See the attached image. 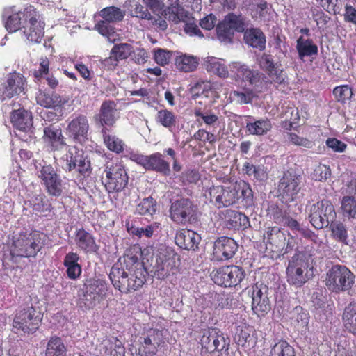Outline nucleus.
<instances>
[{
	"label": "nucleus",
	"instance_id": "obj_62",
	"mask_svg": "<svg viewBox=\"0 0 356 356\" xmlns=\"http://www.w3.org/2000/svg\"><path fill=\"white\" fill-rule=\"evenodd\" d=\"M143 3L146 6V8L149 9L155 15L161 14L165 16V11L163 10V3L159 0H143Z\"/></svg>",
	"mask_w": 356,
	"mask_h": 356
},
{
	"label": "nucleus",
	"instance_id": "obj_17",
	"mask_svg": "<svg viewBox=\"0 0 356 356\" xmlns=\"http://www.w3.org/2000/svg\"><path fill=\"white\" fill-rule=\"evenodd\" d=\"M245 273L238 266H227L211 273L213 281L219 286L234 287L244 279Z\"/></svg>",
	"mask_w": 356,
	"mask_h": 356
},
{
	"label": "nucleus",
	"instance_id": "obj_22",
	"mask_svg": "<svg viewBox=\"0 0 356 356\" xmlns=\"http://www.w3.org/2000/svg\"><path fill=\"white\" fill-rule=\"evenodd\" d=\"M259 65L267 73L271 83L280 85L285 82L286 74L280 68V61H275L271 54H263L259 60Z\"/></svg>",
	"mask_w": 356,
	"mask_h": 356
},
{
	"label": "nucleus",
	"instance_id": "obj_60",
	"mask_svg": "<svg viewBox=\"0 0 356 356\" xmlns=\"http://www.w3.org/2000/svg\"><path fill=\"white\" fill-rule=\"evenodd\" d=\"M253 97V90L250 88H246L243 90H234L232 92L233 99L240 104L250 103Z\"/></svg>",
	"mask_w": 356,
	"mask_h": 356
},
{
	"label": "nucleus",
	"instance_id": "obj_50",
	"mask_svg": "<svg viewBox=\"0 0 356 356\" xmlns=\"http://www.w3.org/2000/svg\"><path fill=\"white\" fill-rule=\"evenodd\" d=\"M194 114L195 117L200 118L202 122L207 126L215 127L218 124V116L209 109L196 108Z\"/></svg>",
	"mask_w": 356,
	"mask_h": 356
},
{
	"label": "nucleus",
	"instance_id": "obj_44",
	"mask_svg": "<svg viewBox=\"0 0 356 356\" xmlns=\"http://www.w3.org/2000/svg\"><path fill=\"white\" fill-rule=\"evenodd\" d=\"M130 14L132 17L140 18L142 19H152V15L148 9L143 6L140 3L136 1H129L126 2Z\"/></svg>",
	"mask_w": 356,
	"mask_h": 356
},
{
	"label": "nucleus",
	"instance_id": "obj_39",
	"mask_svg": "<svg viewBox=\"0 0 356 356\" xmlns=\"http://www.w3.org/2000/svg\"><path fill=\"white\" fill-rule=\"evenodd\" d=\"M175 65L180 71L184 72H193L198 65V60L193 56L182 54L176 57Z\"/></svg>",
	"mask_w": 356,
	"mask_h": 356
},
{
	"label": "nucleus",
	"instance_id": "obj_63",
	"mask_svg": "<svg viewBox=\"0 0 356 356\" xmlns=\"http://www.w3.org/2000/svg\"><path fill=\"white\" fill-rule=\"evenodd\" d=\"M287 135L289 140L293 145L306 148H312L313 147V142L307 138H301L293 133H288Z\"/></svg>",
	"mask_w": 356,
	"mask_h": 356
},
{
	"label": "nucleus",
	"instance_id": "obj_19",
	"mask_svg": "<svg viewBox=\"0 0 356 356\" xmlns=\"http://www.w3.org/2000/svg\"><path fill=\"white\" fill-rule=\"evenodd\" d=\"M302 182V175L298 174L293 170H287L279 181L278 191L283 197L293 201L300 192Z\"/></svg>",
	"mask_w": 356,
	"mask_h": 356
},
{
	"label": "nucleus",
	"instance_id": "obj_29",
	"mask_svg": "<svg viewBox=\"0 0 356 356\" xmlns=\"http://www.w3.org/2000/svg\"><path fill=\"white\" fill-rule=\"evenodd\" d=\"M243 39L246 44L254 49L261 51L266 49V35L259 28L247 29L244 32Z\"/></svg>",
	"mask_w": 356,
	"mask_h": 356
},
{
	"label": "nucleus",
	"instance_id": "obj_9",
	"mask_svg": "<svg viewBox=\"0 0 356 356\" xmlns=\"http://www.w3.org/2000/svg\"><path fill=\"white\" fill-rule=\"evenodd\" d=\"M104 173L105 177H102V181L108 193H118L127 186L129 177L122 163L108 162Z\"/></svg>",
	"mask_w": 356,
	"mask_h": 356
},
{
	"label": "nucleus",
	"instance_id": "obj_45",
	"mask_svg": "<svg viewBox=\"0 0 356 356\" xmlns=\"http://www.w3.org/2000/svg\"><path fill=\"white\" fill-rule=\"evenodd\" d=\"M332 236L338 241L347 243L348 232L343 222L334 220L329 225Z\"/></svg>",
	"mask_w": 356,
	"mask_h": 356
},
{
	"label": "nucleus",
	"instance_id": "obj_49",
	"mask_svg": "<svg viewBox=\"0 0 356 356\" xmlns=\"http://www.w3.org/2000/svg\"><path fill=\"white\" fill-rule=\"evenodd\" d=\"M291 318L298 328L307 327L309 321V314L301 307H296L292 313Z\"/></svg>",
	"mask_w": 356,
	"mask_h": 356
},
{
	"label": "nucleus",
	"instance_id": "obj_32",
	"mask_svg": "<svg viewBox=\"0 0 356 356\" xmlns=\"http://www.w3.org/2000/svg\"><path fill=\"white\" fill-rule=\"evenodd\" d=\"M252 120L246 123V131L251 135L264 136L268 134L272 129L271 122L267 118L255 120L251 116L248 117Z\"/></svg>",
	"mask_w": 356,
	"mask_h": 356
},
{
	"label": "nucleus",
	"instance_id": "obj_55",
	"mask_svg": "<svg viewBox=\"0 0 356 356\" xmlns=\"http://www.w3.org/2000/svg\"><path fill=\"white\" fill-rule=\"evenodd\" d=\"M132 51V46L128 43L115 44L111 51L119 61L127 58Z\"/></svg>",
	"mask_w": 356,
	"mask_h": 356
},
{
	"label": "nucleus",
	"instance_id": "obj_21",
	"mask_svg": "<svg viewBox=\"0 0 356 356\" xmlns=\"http://www.w3.org/2000/svg\"><path fill=\"white\" fill-rule=\"evenodd\" d=\"M211 201L218 208L227 207L239 201V189L227 188L222 186H213L210 188Z\"/></svg>",
	"mask_w": 356,
	"mask_h": 356
},
{
	"label": "nucleus",
	"instance_id": "obj_15",
	"mask_svg": "<svg viewBox=\"0 0 356 356\" xmlns=\"http://www.w3.org/2000/svg\"><path fill=\"white\" fill-rule=\"evenodd\" d=\"M65 166L63 167L66 172H74L79 177H88L91 172L92 168L90 161L82 149L76 147L70 149L65 154Z\"/></svg>",
	"mask_w": 356,
	"mask_h": 356
},
{
	"label": "nucleus",
	"instance_id": "obj_20",
	"mask_svg": "<svg viewBox=\"0 0 356 356\" xmlns=\"http://www.w3.org/2000/svg\"><path fill=\"white\" fill-rule=\"evenodd\" d=\"M252 309L258 316H264L271 309L268 298V287L257 283L252 287Z\"/></svg>",
	"mask_w": 356,
	"mask_h": 356
},
{
	"label": "nucleus",
	"instance_id": "obj_27",
	"mask_svg": "<svg viewBox=\"0 0 356 356\" xmlns=\"http://www.w3.org/2000/svg\"><path fill=\"white\" fill-rule=\"evenodd\" d=\"M74 241L76 247L85 253L96 254L99 251V246L93 235L83 228L76 230Z\"/></svg>",
	"mask_w": 356,
	"mask_h": 356
},
{
	"label": "nucleus",
	"instance_id": "obj_5",
	"mask_svg": "<svg viewBox=\"0 0 356 356\" xmlns=\"http://www.w3.org/2000/svg\"><path fill=\"white\" fill-rule=\"evenodd\" d=\"M230 78L238 83H243L248 87L259 92L261 91L263 86L264 74L257 70L250 68L248 65L234 61L229 64Z\"/></svg>",
	"mask_w": 356,
	"mask_h": 356
},
{
	"label": "nucleus",
	"instance_id": "obj_31",
	"mask_svg": "<svg viewBox=\"0 0 356 356\" xmlns=\"http://www.w3.org/2000/svg\"><path fill=\"white\" fill-rule=\"evenodd\" d=\"M204 65L207 71L210 73L222 79L230 77L229 66L225 65L222 59L209 56L204 58Z\"/></svg>",
	"mask_w": 356,
	"mask_h": 356
},
{
	"label": "nucleus",
	"instance_id": "obj_41",
	"mask_svg": "<svg viewBox=\"0 0 356 356\" xmlns=\"http://www.w3.org/2000/svg\"><path fill=\"white\" fill-rule=\"evenodd\" d=\"M103 134L104 143L107 148L116 154H120L124 149V143L115 135L108 134L106 129L103 128L102 130Z\"/></svg>",
	"mask_w": 356,
	"mask_h": 356
},
{
	"label": "nucleus",
	"instance_id": "obj_46",
	"mask_svg": "<svg viewBox=\"0 0 356 356\" xmlns=\"http://www.w3.org/2000/svg\"><path fill=\"white\" fill-rule=\"evenodd\" d=\"M224 20L229 24L234 33L235 31L238 33L245 31V17L241 15L229 13L225 17Z\"/></svg>",
	"mask_w": 356,
	"mask_h": 356
},
{
	"label": "nucleus",
	"instance_id": "obj_64",
	"mask_svg": "<svg viewBox=\"0 0 356 356\" xmlns=\"http://www.w3.org/2000/svg\"><path fill=\"white\" fill-rule=\"evenodd\" d=\"M180 178L184 184H195L199 181L200 176L195 170H187L182 172Z\"/></svg>",
	"mask_w": 356,
	"mask_h": 356
},
{
	"label": "nucleus",
	"instance_id": "obj_47",
	"mask_svg": "<svg viewBox=\"0 0 356 356\" xmlns=\"http://www.w3.org/2000/svg\"><path fill=\"white\" fill-rule=\"evenodd\" d=\"M216 31L218 39L222 42L227 44L232 42L234 33L224 19L217 24Z\"/></svg>",
	"mask_w": 356,
	"mask_h": 356
},
{
	"label": "nucleus",
	"instance_id": "obj_38",
	"mask_svg": "<svg viewBox=\"0 0 356 356\" xmlns=\"http://www.w3.org/2000/svg\"><path fill=\"white\" fill-rule=\"evenodd\" d=\"M67 348L61 338L51 337L47 342L45 356H66Z\"/></svg>",
	"mask_w": 356,
	"mask_h": 356
},
{
	"label": "nucleus",
	"instance_id": "obj_53",
	"mask_svg": "<svg viewBox=\"0 0 356 356\" xmlns=\"http://www.w3.org/2000/svg\"><path fill=\"white\" fill-rule=\"evenodd\" d=\"M64 185L63 181L58 175H55L54 179L49 181L48 184L44 186V188L49 195L59 197L63 192Z\"/></svg>",
	"mask_w": 356,
	"mask_h": 356
},
{
	"label": "nucleus",
	"instance_id": "obj_3",
	"mask_svg": "<svg viewBox=\"0 0 356 356\" xmlns=\"http://www.w3.org/2000/svg\"><path fill=\"white\" fill-rule=\"evenodd\" d=\"M163 330L150 328L143 332L133 346L136 356H154L159 350L166 346Z\"/></svg>",
	"mask_w": 356,
	"mask_h": 356
},
{
	"label": "nucleus",
	"instance_id": "obj_8",
	"mask_svg": "<svg viewBox=\"0 0 356 356\" xmlns=\"http://www.w3.org/2000/svg\"><path fill=\"white\" fill-rule=\"evenodd\" d=\"M309 260V255L306 252L296 250V254L289 261L286 270L287 282L290 284L300 287L307 282Z\"/></svg>",
	"mask_w": 356,
	"mask_h": 356
},
{
	"label": "nucleus",
	"instance_id": "obj_1",
	"mask_svg": "<svg viewBox=\"0 0 356 356\" xmlns=\"http://www.w3.org/2000/svg\"><path fill=\"white\" fill-rule=\"evenodd\" d=\"M133 263L131 267L126 265V268L115 264L111 269L109 278L115 287L124 293L140 289L146 281V271L136 257L129 258Z\"/></svg>",
	"mask_w": 356,
	"mask_h": 356
},
{
	"label": "nucleus",
	"instance_id": "obj_26",
	"mask_svg": "<svg viewBox=\"0 0 356 356\" xmlns=\"http://www.w3.org/2000/svg\"><path fill=\"white\" fill-rule=\"evenodd\" d=\"M26 14V8L23 12H17L14 8L4 9L2 17L6 19L5 22L6 30L10 33L15 32L20 29L22 23L25 25L28 20Z\"/></svg>",
	"mask_w": 356,
	"mask_h": 356
},
{
	"label": "nucleus",
	"instance_id": "obj_6",
	"mask_svg": "<svg viewBox=\"0 0 356 356\" xmlns=\"http://www.w3.org/2000/svg\"><path fill=\"white\" fill-rule=\"evenodd\" d=\"M108 291V284L102 279L90 278L85 280L82 293L79 294V307L90 309L103 300Z\"/></svg>",
	"mask_w": 356,
	"mask_h": 356
},
{
	"label": "nucleus",
	"instance_id": "obj_35",
	"mask_svg": "<svg viewBox=\"0 0 356 356\" xmlns=\"http://www.w3.org/2000/svg\"><path fill=\"white\" fill-rule=\"evenodd\" d=\"M116 104L113 101L104 102L101 106L99 120L102 125L112 126L117 120Z\"/></svg>",
	"mask_w": 356,
	"mask_h": 356
},
{
	"label": "nucleus",
	"instance_id": "obj_10",
	"mask_svg": "<svg viewBox=\"0 0 356 356\" xmlns=\"http://www.w3.org/2000/svg\"><path fill=\"white\" fill-rule=\"evenodd\" d=\"M355 276L345 266L334 265L327 273L326 286L333 292L349 290L354 284Z\"/></svg>",
	"mask_w": 356,
	"mask_h": 356
},
{
	"label": "nucleus",
	"instance_id": "obj_40",
	"mask_svg": "<svg viewBox=\"0 0 356 356\" xmlns=\"http://www.w3.org/2000/svg\"><path fill=\"white\" fill-rule=\"evenodd\" d=\"M343 321L346 330L356 334V303H350L345 308Z\"/></svg>",
	"mask_w": 356,
	"mask_h": 356
},
{
	"label": "nucleus",
	"instance_id": "obj_42",
	"mask_svg": "<svg viewBox=\"0 0 356 356\" xmlns=\"http://www.w3.org/2000/svg\"><path fill=\"white\" fill-rule=\"evenodd\" d=\"M155 120L157 123L170 130L175 127L177 124V116L173 112L167 109L158 111Z\"/></svg>",
	"mask_w": 356,
	"mask_h": 356
},
{
	"label": "nucleus",
	"instance_id": "obj_36",
	"mask_svg": "<svg viewBox=\"0 0 356 356\" xmlns=\"http://www.w3.org/2000/svg\"><path fill=\"white\" fill-rule=\"evenodd\" d=\"M147 170L155 171L164 175H169L170 173L169 163L163 159V155L159 152L149 155Z\"/></svg>",
	"mask_w": 356,
	"mask_h": 356
},
{
	"label": "nucleus",
	"instance_id": "obj_56",
	"mask_svg": "<svg viewBox=\"0 0 356 356\" xmlns=\"http://www.w3.org/2000/svg\"><path fill=\"white\" fill-rule=\"evenodd\" d=\"M241 192L239 195V200L244 207L249 208L252 207L254 204L253 192L249 184L243 183L240 186Z\"/></svg>",
	"mask_w": 356,
	"mask_h": 356
},
{
	"label": "nucleus",
	"instance_id": "obj_43",
	"mask_svg": "<svg viewBox=\"0 0 356 356\" xmlns=\"http://www.w3.org/2000/svg\"><path fill=\"white\" fill-rule=\"evenodd\" d=\"M29 206L36 212L50 211L51 209V205L47 197L42 193L33 195L29 200Z\"/></svg>",
	"mask_w": 356,
	"mask_h": 356
},
{
	"label": "nucleus",
	"instance_id": "obj_30",
	"mask_svg": "<svg viewBox=\"0 0 356 356\" xmlns=\"http://www.w3.org/2000/svg\"><path fill=\"white\" fill-rule=\"evenodd\" d=\"M31 113L25 109L14 110L11 113L10 121L16 129L26 131L31 129L33 125Z\"/></svg>",
	"mask_w": 356,
	"mask_h": 356
},
{
	"label": "nucleus",
	"instance_id": "obj_28",
	"mask_svg": "<svg viewBox=\"0 0 356 356\" xmlns=\"http://www.w3.org/2000/svg\"><path fill=\"white\" fill-rule=\"evenodd\" d=\"M201 241L199 234L190 229H184L176 233L175 237V243L182 249L187 250H195Z\"/></svg>",
	"mask_w": 356,
	"mask_h": 356
},
{
	"label": "nucleus",
	"instance_id": "obj_12",
	"mask_svg": "<svg viewBox=\"0 0 356 356\" xmlns=\"http://www.w3.org/2000/svg\"><path fill=\"white\" fill-rule=\"evenodd\" d=\"M197 207L188 198L181 197L171 201L170 218L177 224L185 225L197 218Z\"/></svg>",
	"mask_w": 356,
	"mask_h": 356
},
{
	"label": "nucleus",
	"instance_id": "obj_24",
	"mask_svg": "<svg viewBox=\"0 0 356 356\" xmlns=\"http://www.w3.org/2000/svg\"><path fill=\"white\" fill-rule=\"evenodd\" d=\"M238 245L235 240L227 236L218 237L213 244V254L221 261L232 259L237 252Z\"/></svg>",
	"mask_w": 356,
	"mask_h": 356
},
{
	"label": "nucleus",
	"instance_id": "obj_34",
	"mask_svg": "<svg viewBox=\"0 0 356 356\" xmlns=\"http://www.w3.org/2000/svg\"><path fill=\"white\" fill-rule=\"evenodd\" d=\"M226 226L232 229H245L250 226L249 218L236 211H229L226 216Z\"/></svg>",
	"mask_w": 356,
	"mask_h": 356
},
{
	"label": "nucleus",
	"instance_id": "obj_51",
	"mask_svg": "<svg viewBox=\"0 0 356 356\" xmlns=\"http://www.w3.org/2000/svg\"><path fill=\"white\" fill-rule=\"evenodd\" d=\"M37 175L44 186L48 184L49 181L54 179L55 175H58V174L51 165H42L40 164V167H37Z\"/></svg>",
	"mask_w": 356,
	"mask_h": 356
},
{
	"label": "nucleus",
	"instance_id": "obj_48",
	"mask_svg": "<svg viewBox=\"0 0 356 356\" xmlns=\"http://www.w3.org/2000/svg\"><path fill=\"white\" fill-rule=\"evenodd\" d=\"M270 356H296L294 348L286 341H280L271 348Z\"/></svg>",
	"mask_w": 356,
	"mask_h": 356
},
{
	"label": "nucleus",
	"instance_id": "obj_18",
	"mask_svg": "<svg viewBox=\"0 0 356 356\" xmlns=\"http://www.w3.org/2000/svg\"><path fill=\"white\" fill-rule=\"evenodd\" d=\"M67 122L66 133L74 142L83 144L88 140L89 121L85 115H72Z\"/></svg>",
	"mask_w": 356,
	"mask_h": 356
},
{
	"label": "nucleus",
	"instance_id": "obj_2",
	"mask_svg": "<svg viewBox=\"0 0 356 356\" xmlns=\"http://www.w3.org/2000/svg\"><path fill=\"white\" fill-rule=\"evenodd\" d=\"M42 321L41 312L33 306L31 298L28 296L25 303L16 310L12 324L13 329L15 333L22 332L24 334H33L38 330Z\"/></svg>",
	"mask_w": 356,
	"mask_h": 356
},
{
	"label": "nucleus",
	"instance_id": "obj_25",
	"mask_svg": "<svg viewBox=\"0 0 356 356\" xmlns=\"http://www.w3.org/2000/svg\"><path fill=\"white\" fill-rule=\"evenodd\" d=\"M288 232L277 227H269L264 234V240L272 251H283Z\"/></svg>",
	"mask_w": 356,
	"mask_h": 356
},
{
	"label": "nucleus",
	"instance_id": "obj_7",
	"mask_svg": "<svg viewBox=\"0 0 356 356\" xmlns=\"http://www.w3.org/2000/svg\"><path fill=\"white\" fill-rule=\"evenodd\" d=\"M39 232H25L17 234L13 237L10 254L13 257H35L41 248Z\"/></svg>",
	"mask_w": 356,
	"mask_h": 356
},
{
	"label": "nucleus",
	"instance_id": "obj_13",
	"mask_svg": "<svg viewBox=\"0 0 356 356\" xmlns=\"http://www.w3.org/2000/svg\"><path fill=\"white\" fill-rule=\"evenodd\" d=\"M165 17L175 24H178L180 22H184L185 24L184 31L190 36L204 37L195 22L194 17H191V13L179 3H177L176 1L167 8L165 11Z\"/></svg>",
	"mask_w": 356,
	"mask_h": 356
},
{
	"label": "nucleus",
	"instance_id": "obj_61",
	"mask_svg": "<svg viewBox=\"0 0 356 356\" xmlns=\"http://www.w3.org/2000/svg\"><path fill=\"white\" fill-rule=\"evenodd\" d=\"M172 56V52L170 51L157 49L154 50V60L156 63L161 66L167 65Z\"/></svg>",
	"mask_w": 356,
	"mask_h": 356
},
{
	"label": "nucleus",
	"instance_id": "obj_54",
	"mask_svg": "<svg viewBox=\"0 0 356 356\" xmlns=\"http://www.w3.org/2000/svg\"><path fill=\"white\" fill-rule=\"evenodd\" d=\"M280 222L282 223L283 225L289 227L291 230L298 231L301 235L304 236L305 237L309 238L312 236V232L304 227H302L296 220L292 218L289 216L284 215V216H282V218L280 220Z\"/></svg>",
	"mask_w": 356,
	"mask_h": 356
},
{
	"label": "nucleus",
	"instance_id": "obj_58",
	"mask_svg": "<svg viewBox=\"0 0 356 356\" xmlns=\"http://www.w3.org/2000/svg\"><path fill=\"white\" fill-rule=\"evenodd\" d=\"M341 209L348 217L356 219V200L353 197H343L341 201Z\"/></svg>",
	"mask_w": 356,
	"mask_h": 356
},
{
	"label": "nucleus",
	"instance_id": "obj_37",
	"mask_svg": "<svg viewBox=\"0 0 356 356\" xmlns=\"http://www.w3.org/2000/svg\"><path fill=\"white\" fill-rule=\"evenodd\" d=\"M296 49L299 58L301 59L306 56H312L318 54V47L312 40L305 39L300 36L297 40Z\"/></svg>",
	"mask_w": 356,
	"mask_h": 356
},
{
	"label": "nucleus",
	"instance_id": "obj_57",
	"mask_svg": "<svg viewBox=\"0 0 356 356\" xmlns=\"http://www.w3.org/2000/svg\"><path fill=\"white\" fill-rule=\"evenodd\" d=\"M243 170L249 176H253L257 180H264L266 177V171L262 165H254L246 162L243 165Z\"/></svg>",
	"mask_w": 356,
	"mask_h": 356
},
{
	"label": "nucleus",
	"instance_id": "obj_11",
	"mask_svg": "<svg viewBox=\"0 0 356 356\" xmlns=\"http://www.w3.org/2000/svg\"><path fill=\"white\" fill-rule=\"evenodd\" d=\"M99 15L102 18L95 26V29L108 40L113 42L115 40V28L111 24L120 22L124 17V13L118 7L110 6L101 10Z\"/></svg>",
	"mask_w": 356,
	"mask_h": 356
},
{
	"label": "nucleus",
	"instance_id": "obj_16",
	"mask_svg": "<svg viewBox=\"0 0 356 356\" xmlns=\"http://www.w3.org/2000/svg\"><path fill=\"white\" fill-rule=\"evenodd\" d=\"M27 22L23 25V33L29 42L40 43L44 34V22L40 15L31 6L26 8Z\"/></svg>",
	"mask_w": 356,
	"mask_h": 356
},
{
	"label": "nucleus",
	"instance_id": "obj_52",
	"mask_svg": "<svg viewBox=\"0 0 356 356\" xmlns=\"http://www.w3.org/2000/svg\"><path fill=\"white\" fill-rule=\"evenodd\" d=\"M156 210V201L151 197L144 198L137 204L136 211L140 215L152 216Z\"/></svg>",
	"mask_w": 356,
	"mask_h": 356
},
{
	"label": "nucleus",
	"instance_id": "obj_33",
	"mask_svg": "<svg viewBox=\"0 0 356 356\" xmlns=\"http://www.w3.org/2000/svg\"><path fill=\"white\" fill-rule=\"evenodd\" d=\"M44 138L55 149H60L66 145L60 128L54 125L44 128Z\"/></svg>",
	"mask_w": 356,
	"mask_h": 356
},
{
	"label": "nucleus",
	"instance_id": "obj_14",
	"mask_svg": "<svg viewBox=\"0 0 356 356\" xmlns=\"http://www.w3.org/2000/svg\"><path fill=\"white\" fill-rule=\"evenodd\" d=\"M336 218L337 213L330 200H322L313 204L310 208L309 219L316 229L327 227Z\"/></svg>",
	"mask_w": 356,
	"mask_h": 356
},
{
	"label": "nucleus",
	"instance_id": "obj_23",
	"mask_svg": "<svg viewBox=\"0 0 356 356\" xmlns=\"http://www.w3.org/2000/svg\"><path fill=\"white\" fill-rule=\"evenodd\" d=\"M24 81L19 74H10L0 86V99L3 102L19 95L24 90Z\"/></svg>",
	"mask_w": 356,
	"mask_h": 356
},
{
	"label": "nucleus",
	"instance_id": "obj_59",
	"mask_svg": "<svg viewBox=\"0 0 356 356\" xmlns=\"http://www.w3.org/2000/svg\"><path fill=\"white\" fill-rule=\"evenodd\" d=\"M333 94L336 99L342 104L346 103L350 100L353 95L351 88L347 85L335 87L333 90Z\"/></svg>",
	"mask_w": 356,
	"mask_h": 356
},
{
	"label": "nucleus",
	"instance_id": "obj_4",
	"mask_svg": "<svg viewBox=\"0 0 356 356\" xmlns=\"http://www.w3.org/2000/svg\"><path fill=\"white\" fill-rule=\"evenodd\" d=\"M200 343L202 351L217 356H229L230 338L217 327H209L201 332Z\"/></svg>",
	"mask_w": 356,
	"mask_h": 356
}]
</instances>
